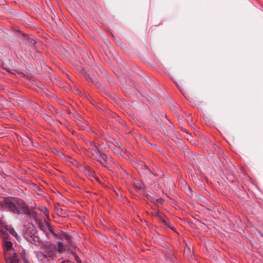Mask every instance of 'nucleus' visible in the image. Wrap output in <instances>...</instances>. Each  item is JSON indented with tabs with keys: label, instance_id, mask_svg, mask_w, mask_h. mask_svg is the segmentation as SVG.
<instances>
[{
	"label": "nucleus",
	"instance_id": "f257e3e1",
	"mask_svg": "<svg viewBox=\"0 0 263 263\" xmlns=\"http://www.w3.org/2000/svg\"><path fill=\"white\" fill-rule=\"evenodd\" d=\"M0 209L17 214H30L27 205L21 199L3 198L0 200Z\"/></svg>",
	"mask_w": 263,
	"mask_h": 263
},
{
	"label": "nucleus",
	"instance_id": "f03ea898",
	"mask_svg": "<svg viewBox=\"0 0 263 263\" xmlns=\"http://www.w3.org/2000/svg\"><path fill=\"white\" fill-rule=\"evenodd\" d=\"M12 243L9 241H6L3 246L4 256L6 263H18L19 259L12 248Z\"/></svg>",
	"mask_w": 263,
	"mask_h": 263
},
{
	"label": "nucleus",
	"instance_id": "7ed1b4c3",
	"mask_svg": "<svg viewBox=\"0 0 263 263\" xmlns=\"http://www.w3.org/2000/svg\"><path fill=\"white\" fill-rule=\"evenodd\" d=\"M24 237L28 242L36 246L40 245V239L37 235L36 230L34 227H29L26 230Z\"/></svg>",
	"mask_w": 263,
	"mask_h": 263
},
{
	"label": "nucleus",
	"instance_id": "20e7f679",
	"mask_svg": "<svg viewBox=\"0 0 263 263\" xmlns=\"http://www.w3.org/2000/svg\"><path fill=\"white\" fill-rule=\"evenodd\" d=\"M43 249L48 257L53 259L56 256L57 246L49 241H47L43 246Z\"/></svg>",
	"mask_w": 263,
	"mask_h": 263
},
{
	"label": "nucleus",
	"instance_id": "39448f33",
	"mask_svg": "<svg viewBox=\"0 0 263 263\" xmlns=\"http://www.w3.org/2000/svg\"><path fill=\"white\" fill-rule=\"evenodd\" d=\"M0 235L4 239H8L9 226L6 225L5 222L0 219Z\"/></svg>",
	"mask_w": 263,
	"mask_h": 263
},
{
	"label": "nucleus",
	"instance_id": "423d86ee",
	"mask_svg": "<svg viewBox=\"0 0 263 263\" xmlns=\"http://www.w3.org/2000/svg\"><path fill=\"white\" fill-rule=\"evenodd\" d=\"M98 162H100L102 165H104L107 161L114 163V161L110 157H108L105 154H102L101 152L95 156Z\"/></svg>",
	"mask_w": 263,
	"mask_h": 263
},
{
	"label": "nucleus",
	"instance_id": "0eeeda50",
	"mask_svg": "<svg viewBox=\"0 0 263 263\" xmlns=\"http://www.w3.org/2000/svg\"><path fill=\"white\" fill-rule=\"evenodd\" d=\"M88 146V151L93 156L97 155L100 152L99 148L94 142H90Z\"/></svg>",
	"mask_w": 263,
	"mask_h": 263
},
{
	"label": "nucleus",
	"instance_id": "6e6552de",
	"mask_svg": "<svg viewBox=\"0 0 263 263\" xmlns=\"http://www.w3.org/2000/svg\"><path fill=\"white\" fill-rule=\"evenodd\" d=\"M82 172L84 174V175L88 177L95 178V172L88 166H84L82 169Z\"/></svg>",
	"mask_w": 263,
	"mask_h": 263
},
{
	"label": "nucleus",
	"instance_id": "1a4fd4ad",
	"mask_svg": "<svg viewBox=\"0 0 263 263\" xmlns=\"http://www.w3.org/2000/svg\"><path fill=\"white\" fill-rule=\"evenodd\" d=\"M66 250V247L63 243V242L59 241L58 243V246L57 247V252L59 254L64 253Z\"/></svg>",
	"mask_w": 263,
	"mask_h": 263
},
{
	"label": "nucleus",
	"instance_id": "9d476101",
	"mask_svg": "<svg viewBox=\"0 0 263 263\" xmlns=\"http://www.w3.org/2000/svg\"><path fill=\"white\" fill-rule=\"evenodd\" d=\"M9 234H12L16 238L17 240H20V237L17 235L14 229L10 226H9Z\"/></svg>",
	"mask_w": 263,
	"mask_h": 263
},
{
	"label": "nucleus",
	"instance_id": "9b49d317",
	"mask_svg": "<svg viewBox=\"0 0 263 263\" xmlns=\"http://www.w3.org/2000/svg\"><path fill=\"white\" fill-rule=\"evenodd\" d=\"M61 239H65L67 243H70V237L69 234L64 233L60 237Z\"/></svg>",
	"mask_w": 263,
	"mask_h": 263
},
{
	"label": "nucleus",
	"instance_id": "f8f14e48",
	"mask_svg": "<svg viewBox=\"0 0 263 263\" xmlns=\"http://www.w3.org/2000/svg\"><path fill=\"white\" fill-rule=\"evenodd\" d=\"M40 210L44 213L46 216H48V210L45 206H42L40 208Z\"/></svg>",
	"mask_w": 263,
	"mask_h": 263
},
{
	"label": "nucleus",
	"instance_id": "ddd939ff",
	"mask_svg": "<svg viewBox=\"0 0 263 263\" xmlns=\"http://www.w3.org/2000/svg\"><path fill=\"white\" fill-rule=\"evenodd\" d=\"M20 255L21 258L23 260H25L27 258V256L26 255V253L24 250H23L20 253Z\"/></svg>",
	"mask_w": 263,
	"mask_h": 263
},
{
	"label": "nucleus",
	"instance_id": "4468645a",
	"mask_svg": "<svg viewBox=\"0 0 263 263\" xmlns=\"http://www.w3.org/2000/svg\"><path fill=\"white\" fill-rule=\"evenodd\" d=\"M160 220L165 226L167 227H170V223L165 219L161 218L158 214H157Z\"/></svg>",
	"mask_w": 263,
	"mask_h": 263
},
{
	"label": "nucleus",
	"instance_id": "2eb2a0df",
	"mask_svg": "<svg viewBox=\"0 0 263 263\" xmlns=\"http://www.w3.org/2000/svg\"><path fill=\"white\" fill-rule=\"evenodd\" d=\"M136 187L139 190H142L145 187V186L143 183H140L138 185L136 184Z\"/></svg>",
	"mask_w": 263,
	"mask_h": 263
},
{
	"label": "nucleus",
	"instance_id": "dca6fc26",
	"mask_svg": "<svg viewBox=\"0 0 263 263\" xmlns=\"http://www.w3.org/2000/svg\"><path fill=\"white\" fill-rule=\"evenodd\" d=\"M186 120L187 122V123L189 124H190V123L192 122V117L191 116V115H186Z\"/></svg>",
	"mask_w": 263,
	"mask_h": 263
},
{
	"label": "nucleus",
	"instance_id": "f3484780",
	"mask_svg": "<svg viewBox=\"0 0 263 263\" xmlns=\"http://www.w3.org/2000/svg\"><path fill=\"white\" fill-rule=\"evenodd\" d=\"M75 260L78 263H81V260L78 256H75Z\"/></svg>",
	"mask_w": 263,
	"mask_h": 263
},
{
	"label": "nucleus",
	"instance_id": "a211bd4d",
	"mask_svg": "<svg viewBox=\"0 0 263 263\" xmlns=\"http://www.w3.org/2000/svg\"><path fill=\"white\" fill-rule=\"evenodd\" d=\"M50 232L54 236H58L57 234H55L54 231L52 229H49Z\"/></svg>",
	"mask_w": 263,
	"mask_h": 263
},
{
	"label": "nucleus",
	"instance_id": "6ab92c4d",
	"mask_svg": "<svg viewBox=\"0 0 263 263\" xmlns=\"http://www.w3.org/2000/svg\"><path fill=\"white\" fill-rule=\"evenodd\" d=\"M162 200H162V199H161V198H159V199H157V202H158V203H161V202H162Z\"/></svg>",
	"mask_w": 263,
	"mask_h": 263
},
{
	"label": "nucleus",
	"instance_id": "aec40b11",
	"mask_svg": "<svg viewBox=\"0 0 263 263\" xmlns=\"http://www.w3.org/2000/svg\"><path fill=\"white\" fill-rule=\"evenodd\" d=\"M23 261L24 263H31L29 261V260H28V258H27L25 260H23Z\"/></svg>",
	"mask_w": 263,
	"mask_h": 263
},
{
	"label": "nucleus",
	"instance_id": "412c9836",
	"mask_svg": "<svg viewBox=\"0 0 263 263\" xmlns=\"http://www.w3.org/2000/svg\"><path fill=\"white\" fill-rule=\"evenodd\" d=\"M70 159H71V158L70 157H66V161H70Z\"/></svg>",
	"mask_w": 263,
	"mask_h": 263
},
{
	"label": "nucleus",
	"instance_id": "4be33fe9",
	"mask_svg": "<svg viewBox=\"0 0 263 263\" xmlns=\"http://www.w3.org/2000/svg\"><path fill=\"white\" fill-rule=\"evenodd\" d=\"M148 171L149 172V174L151 175H153V176L154 175V174L152 172H151L149 170H148Z\"/></svg>",
	"mask_w": 263,
	"mask_h": 263
},
{
	"label": "nucleus",
	"instance_id": "5701e85b",
	"mask_svg": "<svg viewBox=\"0 0 263 263\" xmlns=\"http://www.w3.org/2000/svg\"><path fill=\"white\" fill-rule=\"evenodd\" d=\"M168 227L170 228L171 229L174 230V227H173L172 226L170 225V227Z\"/></svg>",
	"mask_w": 263,
	"mask_h": 263
},
{
	"label": "nucleus",
	"instance_id": "b1692460",
	"mask_svg": "<svg viewBox=\"0 0 263 263\" xmlns=\"http://www.w3.org/2000/svg\"><path fill=\"white\" fill-rule=\"evenodd\" d=\"M260 233V235L263 237V234L261 233Z\"/></svg>",
	"mask_w": 263,
	"mask_h": 263
},
{
	"label": "nucleus",
	"instance_id": "393cba45",
	"mask_svg": "<svg viewBox=\"0 0 263 263\" xmlns=\"http://www.w3.org/2000/svg\"><path fill=\"white\" fill-rule=\"evenodd\" d=\"M111 36L112 37H114V35L113 34H111Z\"/></svg>",
	"mask_w": 263,
	"mask_h": 263
}]
</instances>
